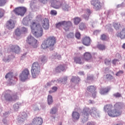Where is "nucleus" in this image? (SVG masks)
I'll use <instances>...</instances> for the list:
<instances>
[{
  "label": "nucleus",
  "instance_id": "46",
  "mask_svg": "<svg viewBox=\"0 0 125 125\" xmlns=\"http://www.w3.org/2000/svg\"><path fill=\"white\" fill-rule=\"evenodd\" d=\"M4 14V11L1 8H0V18H1Z\"/></svg>",
  "mask_w": 125,
  "mask_h": 125
},
{
  "label": "nucleus",
  "instance_id": "9",
  "mask_svg": "<svg viewBox=\"0 0 125 125\" xmlns=\"http://www.w3.org/2000/svg\"><path fill=\"white\" fill-rule=\"evenodd\" d=\"M50 6L55 9H59L62 6V2L59 0H49Z\"/></svg>",
  "mask_w": 125,
  "mask_h": 125
},
{
  "label": "nucleus",
  "instance_id": "45",
  "mask_svg": "<svg viewBox=\"0 0 125 125\" xmlns=\"http://www.w3.org/2000/svg\"><path fill=\"white\" fill-rule=\"evenodd\" d=\"M106 79L107 80H113V79H114V77L110 74H107L106 75Z\"/></svg>",
  "mask_w": 125,
  "mask_h": 125
},
{
  "label": "nucleus",
  "instance_id": "47",
  "mask_svg": "<svg viewBox=\"0 0 125 125\" xmlns=\"http://www.w3.org/2000/svg\"><path fill=\"white\" fill-rule=\"evenodd\" d=\"M21 31V33H27L28 29L26 28L22 27Z\"/></svg>",
  "mask_w": 125,
  "mask_h": 125
},
{
  "label": "nucleus",
  "instance_id": "26",
  "mask_svg": "<svg viewBox=\"0 0 125 125\" xmlns=\"http://www.w3.org/2000/svg\"><path fill=\"white\" fill-rule=\"evenodd\" d=\"M58 111V108L57 107H53L50 110V114L51 115H55Z\"/></svg>",
  "mask_w": 125,
  "mask_h": 125
},
{
  "label": "nucleus",
  "instance_id": "36",
  "mask_svg": "<svg viewBox=\"0 0 125 125\" xmlns=\"http://www.w3.org/2000/svg\"><path fill=\"white\" fill-rule=\"evenodd\" d=\"M72 83H75V82H80V78L77 77H73L71 80Z\"/></svg>",
  "mask_w": 125,
  "mask_h": 125
},
{
  "label": "nucleus",
  "instance_id": "18",
  "mask_svg": "<svg viewBox=\"0 0 125 125\" xmlns=\"http://www.w3.org/2000/svg\"><path fill=\"white\" fill-rule=\"evenodd\" d=\"M90 114L92 117H99V113L97 111V109L94 107L90 109Z\"/></svg>",
  "mask_w": 125,
  "mask_h": 125
},
{
  "label": "nucleus",
  "instance_id": "1",
  "mask_svg": "<svg viewBox=\"0 0 125 125\" xmlns=\"http://www.w3.org/2000/svg\"><path fill=\"white\" fill-rule=\"evenodd\" d=\"M124 108V104L122 103H116L114 106L112 104H108L104 105V110L107 113L109 117L115 118L122 115V109Z\"/></svg>",
  "mask_w": 125,
  "mask_h": 125
},
{
  "label": "nucleus",
  "instance_id": "4",
  "mask_svg": "<svg viewBox=\"0 0 125 125\" xmlns=\"http://www.w3.org/2000/svg\"><path fill=\"white\" fill-rule=\"evenodd\" d=\"M3 95L4 100L7 102H12V101H16L18 99L17 94L13 93V92L10 90H6L3 92Z\"/></svg>",
  "mask_w": 125,
  "mask_h": 125
},
{
  "label": "nucleus",
  "instance_id": "17",
  "mask_svg": "<svg viewBox=\"0 0 125 125\" xmlns=\"http://www.w3.org/2000/svg\"><path fill=\"white\" fill-rule=\"evenodd\" d=\"M63 71H65V65L60 64L55 68L54 72L55 73H61Z\"/></svg>",
  "mask_w": 125,
  "mask_h": 125
},
{
  "label": "nucleus",
  "instance_id": "5",
  "mask_svg": "<svg viewBox=\"0 0 125 125\" xmlns=\"http://www.w3.org/2000/svg\"><path fill=\"white\" fill-rule=\"evenodd\" d=\"M31 75L34 78H37L41 73V66L38 62H35L32 64L31 70Z\"/></svg>",
  "mask_w": 125,
  "mask_h": 125
},
{
  "label": "nucleus",
  "instance_id": "41",
  "mask_svg": "<svg viewBox=\"0 0 125 125\" xmlns=\"http://www.w3.org/2000/svg\"><path fill=\"white\" fill-rule=\"evenodd\" d=\"M113 96L114 97H116V98H120V97H122V94H121V93L117 92V93H115L113 94Z\"/></svg>",
  "mask_w": 125,
  "mask_h": 125
},
{
  "label": "nucleus",
  "instance_id": "19",
  "mask_svg": "<svg viewBox=\"0 0 125 125\" xmlns=\"http://www.w3.org/2000/svg\"><path fill=\"white\" fill-rule=\"evenodd\" d=\"M10 49L12 52H15V53H19L20 52V47L18 45H11Z\"/></svg>",
  "mask_w": 125,
  "mask_h": 125
},
{
  "label": "nucleus",
  "instance_id": "39",
  "mask_svg": "<svg viewBox=\"0 0 125 125\" xmlns=\"http://www.w3.org/2000/svg\"><path fill=\"white\" fill-rule=\"evenodd\" d=\"M20 104H15L14 105V110H15V111H17L18 110V109L20 108Z\"/></svg>",
  "mask_w": 125,
  "mask_h": 125
},
{
  "label": "nucleus",
  "instance_id": "28",
  "mask_svg": "<svg viewBox=\"0 0 125 125\" xmlns=\"http://www.w3.org/2000/svg\"><path fill=\"white\" fill-rule=\"evenodd\" d=\"M62 6L64 11H69V5L66 4L65 2L62 3Z\"/></svg>",
  "mask_w": 125,
  "mask_h": 125
},
{
  "label": "nucleus",
  "instance_id": "42",
  "mask_svg": "<svg viewBox=\"0 0 125 125\" xmlns=\"http://www.w3.org/2000/svg\"><path fill=\"white\" fill-rule=\"evenodd\" d=\"M106 39H107V36H106V35L102 34L101 36V40H102V41H106Z\"/></svg>",
  "mask_w": 125,
  "mask_h": 125
},
{
  "label": "nucleus",
  "instance_id": "2",
  "mask_svg": "<svg viewBox=\"0 0 125 125\" xmlns=\"http://www.w3.org/2000/svg\"><path fill=\"white\" fill-rule=\"evenodd\" d=\"M56 43V38L54 36H50L44 40L41 45V47L43 49H46V48H50V49L53 50L54 44Z\"/></svg>",
  "mask_w": 125,
  "mask_h": 125
},
{
  "label": "nucleus",
  "instance_id": "10",
  "mask_svg": "<svg viewBox=\"0 0 125 125\" xmlns=\"http://www.w3.org/2000/svg\"><path fill=\"white\" fill-rule=\"evenodd\" d=\"M30 75V71L29 69L27 68L24 69L21 74L20 76V79L21 82H25L27 79H28V77Z\"/></svg>",
  "mask_w": 125,
  "mask_h": 125
},
{
  "label": "nucleus",
  "instance_id": "61",
  "mask_svg": "<svg viewBox=\"0 0 125 125\" xmlns=\"http://www.w3.org/2000/svg\"><path fill=\"white\" fill-rule=\"evenodd\" d=\"M47 86H50V85H51V83H47Z\"/></svg>",
  "mask_w": 125,
  "mask_h": 125
},
{
  "label": "nucleus",
  "instance_id": "21",
  "mask_svg": "<svg viewBox=\"0 0 125 125\" xmlns=\"http://www.w3.org/2000/svg\"><path fill=\"white\" fill-rule=\"evenodd\" d=\"M117 36L118 38H121L122 39H125V27L123 28L120 32L117 34Z\"/></svg>",
  "mask_w": 125,
  "mask_h": 125
},
{
  "label": "nucleus",
  "instance_id": "49",
  "mask_svg": "<svg viewBox=\"0 0 125 125\" xmlns=\"http://www.w3.org/2000/svg\"><path fill=\"white\" fill-rule=\"evenodd\" d=\"M51 15H56L57 14V12L56 10H52L51 11Z\"/></svg>",
  "mask_w": 125,
  "mask_h": 125
},
{
  "label": "nucleus",
  "instance_id": "58",
  "mask_svg": "<svg viewBox=\"0 0 125 125\" xmlns=\"http://www.w3.org/2000/svg\"><path fill=\"white\" fill-rule=\"evenodd\" d=\"M67 80H68V78H67V77H65L63 78L62 82H67Z\"/></svg>",
  "mask_w": 125,
  "mask_h": 125
},
{
  "label": "nucleus",
  "instance_id": "16",
  "mask_svg": "<svg viewBox=\"0 0 125 125\" xmlns=\"http://www.w3.org/2000/svg\"><path fill=\"white\" fill-rule=\"evenodd\" d=\"M6 27L8 29V30L14 29V27H15V23L14 22V21L12 20L8 21L6 23Z\"/></svg>",
  "mask_w": 125,
  "mask_h": 125
},
{
  "label": "nucleus",
  "instance_id": "64",
  "mask_svg": "<svg viewBox=\"0 0 125 125\" xmlns=\"http://www.w3.org/2000/svg\"><path fill=\"white\" fill-rule=\"evenodd\" d=\"M123 125V124L119 123V124H117L116 125Z\"/></svg>",
  "mask_w": 125,
  "mask_h": 125
},
{
  "label": "nucleus",
  "instance_id": "38",
  "mask_svg": "<svg viewBox=\"0 0 125 125\" xmlns=\"http://www.w3.org/2000/svg\"><path fill=\"white\" fill-rule=\"evenodd\" d=\"M74 36H75V35H74V33L70 32L67 35V38H68V39H73V38H74Z\"/></svg>",
  "mask_w": 125,
  "mask_h": 125
},
{
  "label": "nucleus",
  "instance_id": "3",
  "mask_svg": "<svg viewBox=\"0 0 125 125\" xmlns=\"http://www.w3.org/2000/svg\"><path fill=\"white\" fill-rule=\"evenodd\" d=\"M31 32L36 38H40L42 36V27L41 24L37 23L36 21H33L30 25Z\"/></svg>",
  "mask_w": 125,
  "mask_h": 125
},
{
  "label": "nucleus",
  "instance_id": "57",
  "mask_svg": "<svg viewBox=\"0 0 125 125\" xmlns=\"http://www.w3.org/2000/svg\"><path fill=\"white\" fill-rule=\"evenodd\" d=\"M86 125H95V123L94 122H88Z\"/></svg>",
  "mask_w": 125,
  "mask_h": 125
},
{
  "label": "nucleus",
  "instance_id": "62",
  "mask_svg": "<svg viewBox=\"0 0 125 125\" xmlns=\"http://www.w3.org/2000/svg\"><path fill=\"white\" fill-rule=\"evenodd\" d=\"M122 48L125 49V43L123 44V45H122Z\"/></svg>",
  "mask_w": 125,
  "mask_h": 125
},
{
  "label": "nucleus",
  "instance_id": "50",
  "mask_svg": "<svg viewBox=\"0 0 125 125\" xmlns=\"http://www.w3.org/2000/svg\"><path fill=\"white\" fill-rule=\"evenodd\" d=\"M97 92H96V91H95V92H93L91 93L92 94V97H93V98H95V97H96V93Z\"/></svg>",
  "mask_w": 125,
  "mask_h": 125
},
{
  "label": "nucleus",
  "instance_id": "27",
  "mask_svg": "<svg viewBox=\"0 0 125 125\" xmlns=\"http://www.w3.org/2000/svg\"><path fill=\"white\" fill-rule=\"evenodd\" d=\"M110 89H111V88L109 87L102 89L100 91V93L101 94H105V93L109 92V91L110 90Z\"/></svg>",
  "mask_w": 125,
  "mask_h": 125
},
{
  "label": "nucleus",
  "instance_id": "29",
  "mask_svg": "<svg viewBox=\"0 0 125 125\" xmlns=\"http://www.w3.org/2000/svg\"><path fill=\"white\" fill-rule=\"evenodd\" d=\"M13 77V73L12 72H10L5 75V79H9V81H11Z\"/></svg>",
  "mask_w": 125,
  "mask_h": 125
},
{
  "label": "nucleus",
  "instance_id": "14",
  "mask_svg": "<svg viewBox=\"0 0 125 125\" xmlns=\"http://www.w3.org/2000/svg\"><path fill=\"white\" fill-rule=\"evenodd\" d=\"M42 125V118L41 117L34 118L31 123V125Z\"/></svg>",
  "mask_w": 125,
  "mask_h": 125
},
{
  "label": "nucleus",
  "instance_id": "52",
  "mask_svg": "<svg viewBox=\"0 0 125 125\" xmlns=\"http://www.w3.org/2000/svg\"><path fill=\"white\" fill-rule=\"evenodd\" d=\"M40 1L42 2V3H44V4H45V3H47L48 0H40Z\"/></svg>",
  "mask_w": 125,
  "mask_h": 125
},
{
  "label": "nucleus",
  "instance_id": "8",
  "mask_svg": "<svg viewBox=\"0 0 125 125\" xmlns=\"http://www.w3.org/2000/svg\"><path fill=\"white\" fill-rule=\"evenodd\" d=\"M27 11V8L25 7H18L14 9L13 12L16 15L23 17Z\"/></svg>",
  "mask_w": 125,
  "mask_h": 125
},
{
  "label": "nucleus",
  "instance_id": "51",
  "mask_svg": "<svg viewBox=\"0 0 125 125\" xmlns=\"http://www.w3.org/2000/svg\"><path fill=\"white\" fill-rule=\"evenodd\" d=\"M89 15H83V18L85 19V20H88Z\"/></svg>",
  "mask_w": 125,
  "mask_h": 125
},
{
  "label": "nucleus",
  "instance_id": "44",
  "mask_svg": "<svg viewBox=\"0 0 125 125\" xmlns=\"http://www.w3.org/2000/svg\"><path fill=\"white\" fill-rule=\"evenodd\" d=\"M75 37L78 40L81 39V33L79 32H77L75 34Z\"/></svg>",
  "mask_w": 125,
  "mask_h": 125
},
{
  "label": "nucleus",
  "instance_id": "15",
  "mask_svg": "<svg viewBox=\"0 0 125 125\" xmlns=\"http://www.w3.org/2000/svg\"><path fill=\"white\" fill-rule=\"evenodd\" d=\"M42 27L44 30L49 29V20L47 18H45L42 21Z\"/></svg>",
  "mask_w": 125,
  "mask_h": 125
},
{
  "label": "nucleus",
  "instance_id": "11",
  "mask_svg": "<svg viewBox=\"0 0 125 125\" xmlns=\"http://www.w3.org/2000/svg\"><path fill=\"white\" fill-rule=\"evenodd\" d=\"M91 4L94 6V9L95 10H99L102 7V4L99 0H92L91 1Z\"/></svg>",
  "mask_w": 125,
  "mask_h": 125
},
{
  "label": "nucleus",
  "instance_id": "7",
  "mask_svg": "<svg viewBox=\"0 0 125 125\" xmlns=\"http://www.w3.org/2000/svg\"><path fill=\"white\" fill-rule=\"evenodd\" d=\"M62 26H63V29L65 31H69L72 26V22L70 21H62L56 24V28H60Z\"/></svg>",
  "mask_w": 125,
  "mask_h": 125
},
{
  "label": "nucleus",
  "instance_id": "24",
  "mask_svg": "<svg viewBox=\"0 0 125 125\" xmlns=\"http://www.w3.org/2000/svg\"><path fill=\"white\" fill-rule=\"evenodd\" d=\"M87 90H88V91H89V92H91V93L92 92H94L95 91H96V87L93 85L89 86L87 87Z\"/></svg>",
  "mask_w": 125,
  "mask_h": 125
},
{
  "label": "nucleus",
  "instance_id": "56",
  "mask_svg": "<svg viewBox=\"0 0 125 125\" xmlns=\"http://www.w3.org/2000/svg\"><path fill=\"white\" fill-rule=\"evenodd\" d=\"M119 61L118 60L114 59L112 61V63L114 65H116L117 62Z\"/></svg>",
  "mask_w": 125,
  "mask_h": 125
},
{
  "label": "nucleus",
  "instance_id": "55",
  "mask_svg": "<svg viewBox=\"0 0 125 125\" xmlns=\"http://www.w3.org/2000/svg\"><path fill=\"white\" fill-rule=\"evenodd\" d=\"M22 23L23 25H27V23H28V21H25V19H23V20H22Z\"/></svg>",
  "mask_w": 125,
  "mask_h": 125
},
{
  "label": "nucleus",
  "instance_id": "12",
  "mask_svg": "<svg viewBox=\"0 0 125 125\" xmlns=\"http://www.w3.org/2000/svg\"><path fill=\"white\" fill-rule=\"evenodd\" d=\"M90 112V109L89 108L85 107L83 108V111L82 112V116L83 118L84 121H87Z\"/></svg>",
  "mask_w": 125,
  "mask_h": 125
},
{
  "label": "nucleus",
  "instance_id": "23",
  "mask_svg": "<svg viewBox=\"0 0 125 125\" xmlns=\"http://www.w3.org/2000/svg\"><path fill=\"white\" fill-rule=\"evenodd\" d=\"M92 58V56H91V54H90V53L89 52H85L83 54V58L86 61H88V60H90Z\"/></svg>",
  "mask_w": 125,
  "mask_h": 125
},
{
  "label": "nucleus",
  "instance_id": "53",
  "mask_svg": "<svg viewBox=\"0 0 125 125\" xmlns=\"http://www.w3.org/2000/svg\"><path fill=\"white\" fill-rule=\"evenodd\" d=\"M90 80H93V76H88L87 77V81H90Z\"/></svg>",
  "mask_w": 125,
  "mask_h": 125
},
{
  "label": "nucleus",
  "instance_id": "13",
  "mask_svg": "<svg viewBox=\"0 0 125 125\" xmlns=\"http://www.w3.org/2000/svg\"><path fill=\"white\" fill-rule=\"evenodd\" d=\"M82 43L85 46H89L91 44V39L90 37L85 36L82 39Z\"/></svg>",
  "mask_w": 125,
  "mask_h": 125
},
{
  "label": "nucleus",
  "instance_id": "54",
  "mask_svg": "<svg viewBox=\"0 0 125 125\" xmlns=\"http://www.w3.org/2000/svg\"><path fill=\"white\" fill-rule=\"evenodd\" d=\"M57 87L54 86L52 88V90L54 92H55L57 90Z\"/></svg>",
  "mask_w": 125,
  "mask_h": 125
},
{
  "label": "nucleus",
  "instance_id": "32",
  "mask_svg": "<svg viewBox=\"0 0 125 125\" xmlns=\"http://www.w3.org/2000/svg\"><path fill=\"white\" fill-rule=\"evenodd\" d=\"M97 47L100 50H104L106 48V46H105V45H104V44H99L97 45Z\"/></svg>",
  "mask_w": 125,
  "mask_h": 125
},
{
  "label": "nucleus",
  "instance_id": "59",
  "mask_svg": "<svg viewBox=\"0 0 125 125\" xmlns=\"http://www.w3.org/2000/svg\"><path fill=\"white\" fill-rule=\"evenodd\" d=\"M86 12H87V13H88L89 14H90L91 13V12L90 11V10L88 9H87L86 10Z\"/></svg>",
  "mask_w": 125,
  "mask_h": 125
},
{
  "label": "nucleus",
  "instance_id": "30",
  "mask_svg": "<svg viewBox=\"0 0 125 125\" xmlns=\"http://www.w3.org/2000/svg\"><path fill=\"white\" fill-rule=\"evenodd\" d=\"M113 26L114 29L116 30H119L121 28V24L118 22H113Z\"/></svg>",
  "mask_w": 125,
  "mask_h": 125
},
{
  "label": "nucleus",
  "instance_id": "60",
  "mask_svg": "<svg viewBox=\"0 0 125 125\" xmlns=\"http://www.w3.org/2000/svg\"><path fill=\"white\" fill-rule=\"evenodd\" d=\"M79 75L83 76V71H80L79 72Z\"/></svg>",
  "mask_w": 125,
  "mask_h": 125
},
{
  "label": "nucleus",
  "instance_id": "40",
  "mask_svg": "<svg viewBox=\"0 0 125 125\" xmlns=\"http://www.w3.org/2000/svg\"><path fill=\"white\" fill-rule=\"evenodd\" d=\"M7 0H0V6H3L5 3H6V1Z\"/></svg>",
  "mask_w": 125,
  "mask_h": 125
},
{
  "label": "nucleus",
  "instance_id": "37",
  "mask_svg": "<svg viewBox=\"0 0 125 125\" xmlns=\"http://www.w3.org/2000/svg\"><path fill=\"white\" fill-rule=\"evenodd\" d=\"M86 27H85V24H84V23H81L80 25H79V29L80 30H84V29H85Z\"/></svg>",
  "mask_w": 125,
  "mask_h": 125
},
{
  "label": "nucleus",
  "instance_id": "22",
  "mask_svg": "<svg viewBox=\"0 0 125 125\" xmlns=\"http://www.w3.org/2000/svg\"><path fill=\"white\" fill-rule=\"evenodd\" d=\"M27 118L28 115H27V113H26L25 112H23L21 113L20 118H19V121H20V122H25V121L27 120Z\"/></svg>",
  "mask_w": 125,
  "mask_h": 125
},
{
  "label": "nucleus",
  "instance_id": "63",
  "mask_svg": "<svg viewBox=\"0 0 125 125\" xmlns=\"http://www.w3.org/2000/svg\"><path fill=\"white\" fill-rule=\"evenodd\" d=\"M53 92H54L53 91H52V90H50L49 91V93H53Z\"/></svg>",
  "mask_w": 125,
  "mask_h": 125
},
{
  "label": "nucleus",
  "instance_id": "33",
  "mask_svg": "<svg viewBox=\"0 0 125 125\" xmlns=\"http://www.w3.org/2000/svg\"><path fill=\"white\" fill-rule=\"evenodd\" d=\"M48 104L50 105V104H52L53 102V100L52 99V96L51 95H48L47 98Z\"/></svg>",
  "mask_w": 125,
  "mask_h": 125
},
{
  "label": "nucleus",
  "instance_id": "34",
  "mask_svg": "<svg viewBox=\"0 0 125 125\" xmlns=\"http://www.w3.org/2000/svg\"><path fill=\"white\" fill-rule=\"evenodd\" d=\"M21 34H22V32L21 30H20V29L17 28L15 30V35L17 36L18 37H19V36H21Z\"/></svg>",
  "mask_w": 125,
  "mask_h": 125
},
{
  "label": "nucleus",
  "instance_id": "35",
  "mask_svg": "<svg viewBox=\"0 0 125 125\" xmlns=\"http://www.w3.org/2000/svg\"><path fill=\"white\" fill-rule=\"evenodd\" d=\"M40 61H41L42 63H45L46 61H47V59H46L45 56H42L40 58Z\"/></svg>",
  "mask_w": 125,
  "mask_h": 125
},
{
  "label": "nucleus",
  "instance_id": "43",
  "mask_svg": "<svg viewBox=\"0 0 125 125\" xmlns=\"http://www.w3.org/2000/svg\"><path fill=\"white\" fill-rule=\"evenodd\" d=\"M104 63L106 66H109L110 64H111V60H108V59H105L104 60Z\"/></svg>",
  "mask_w": 125,
  "mask_h": 125
},
{
  "label": "nucleus",
  "instance_id": "48",
  "mask_svg": "<svg viewBox=\"0 0 125 125\" xmlns=\"http://www.w3.org/2000/svg\"><path fill=\"white\" fill-rule=\"evenodd\" d=\"M122 74H124V71L120 70L116 74V76H120L121 75H122Z\"/></svg>",
  "mask_w": 125,
  "mask_h": 125
},
{
  "label": "nucleus",
  "instance_id": "25",
  "mask_svg": "<svg viewBox=\"0 0 125 125\" xmlns=\"http://www.w3.org/2000/svg\"><path fill=\"white\" fill-rule=\"evenodd\" d=\"M72 118L74 120H79L80 119V114L76 111L73 112L72 113Z\"/></svg>",
  "mask_w": 125,
  "mask_h": 125
},
{
  "label": "nucleus",
  "instance_id": "6",
  "mask_svg": "<svg viewBox=\"0 0 125 125\" xmlns=\"http://www.w3.org/2000/svg\"><path fill=\"white\" fill-rule=\"evenodd\" d=\"M26 42L28 44L31 45L32 48H38L40 46V44L38 42V40H36L31 36L27 37Z\"/></svg>",
  "mask_w": 125,
  "mask_h": 125
},
{
  "label": "nucleus",
  "instance_id": "31",
  "mask_svg": "<svg viewBox=\"0 0 125 125\" xmlns=\"http://www.w3.org/2000/svg\"><path fill=\"white\" fill-rule=\"evenodd\" d=\"M81 21H82V20L79 17H76L74 19V23L75 25L79 24Z\"/></svg>",
  "mask_w": 125,
  "mask_h": 125
},
{
  "label": "nucleus",
  "instance_id": "20",
  "mask_svg": "<svg viewBox=\"0 0 125 125\" xmlns=\"http://www.w3.org/2000/svg\"><path fill=\"white\" fill-rule=\"evenodd\" d=\"M74 62L76 64H83L84 63V61L83 60V59L80 57H75L74 58Z\"/></svg>",
  "mask_w": 125,
  "mask_h": 125
}]
</instances>
